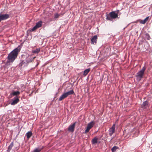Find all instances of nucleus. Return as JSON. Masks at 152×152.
<instances>
[{
    "mask_svg": "<svg viewBox=\"0 0 152 152\" xmlns=\"http://www.w3.org/2000/svg\"><path fill=\"white\" fill-rule=\"evenodd\" d=\"M20 46L14 49L11 51L8 55L7 60L5 65L2 67V69L4 68L5 71L4 72L6 73L8 71V66L12 64L17 57L18 53L20 51Z\"/></svg>",
    "mask_w": 152,
    "mask_h": 152,
    "instance_id": "f257e3e1",
    "label": "nucleus"
},
{
    "mask_svg": "<svg viewBox=\"0 0 152 152\" xmlns=\"http://www.w3.org/2000/svg\"><path fill=\"white\" fill-rule=\"evenodd\" d=\"M146 69V67L144 66L142 69L139 71L137 73L136 76L137 77V80L139 81L142 78H143L144 74L145 71Z\"/></svg>",
    "mask_w": 152,
    "mask_h": 152,
    "instance_id": "f03ea898",
    "label": "nucleus"
},
{
    "mask_svg": "<svg viewBox=\"0 0 152 152\" xmlns=\"http://www.w3.org/2000/svg\"><path fill=\"white\" fill-rule=\"evenodd\" d=\"M95 122L93 121H91L90 123H89L88 124L86 129L85 130L84 133H86L88 132H89L90 129H91L93 126Z\"/></svg>",
    "mask_w": 152,
    "mask_h": 152,
    "instance_id": "7ed1b4c3",
    "label": "nucleus"
},
{
    "mask_svg": "<svg viewBox=\"0 0 152 152\" xmlns=\"http://www.w3.org/2000/svg\"><path fill=\"white\" fill-rule=\"evenodd\" d=\"M10 17V15L7 14H2L0 13V22L2 20H6Z\"/></svg>",
    "mask_w": 152,
    "mask_h": 152,
    "instance_id": "20e7f679",
    "label": "nucleus"
},
{
    "mask_svg": "<svg viewBox=\"0 0 152 152\" xmlns=\"http://www.w3.org/2000/svg\"><path fill=\"white\" fill-rule=\"evenodd\" d=\"M115 125L114 124L112 127L109 129L108 132H109V134L110 136H111L115 132Z\"/></svg>",
    "mask_w": 152,
    "mask_h": 152,
    "instance_id": "39448f33",
    "label": "nucleus"
},
{
    "mask_svg": "<svg viewBox=\"0 0 152 152\" xmlns=\"http://www.w3.org/2000/svg\"><path fill=\"white\" fill-rule=\"evenodd\" d=\"M75 124L76 122H75L69 125L68 128V131L71 132H73L74 131Z\"/></svg>",
    "mask_w": 152,
    "mask_h": 152,
    "instance_id": "423d86ee",
    "label": "nucleus"
},
{
    "mask_svg": "<svg viewBox=\"0 0 152 152\" xmlns=\"http://www.w3.org/2000/svg\"><path fill=\"white\" fill-rule=\"evenodd\" d=\"M19 101V98L18 97H15L12 99L11 104L12 105H15L18 103Z\"/></svg>",
    "mask_w": 152,
    "mask_h": 152,
    "instance_id": "0eeeda50",
    "label": "nucleus"
},
{
    "mask_svg": "<svg viewBox=\"0 0 152 152\" xmlns=\"http://www.w3.org/2000/svg\"><path fill=\"white\" fill-rule=\"evenodd\" d=\"M97 39V35H94L91 39V43L92 44H96Z\"/></svg>",
    "mask_w": 152,
    "mask_h": 152,
    "instance_id": "6e6552de",
    "label": "nucleus"
},
{
    "mask_svg": "<svg viewBox=\"0 0 152 152\" xmlns=\"http://www.w3.org/2000/svg\"><path fill=\"white\" fill-rule=\"evenodd\" d=\"M35 57H32L31 56H28L26 57V61L27 63H28L32 62L34 59Z\"/></svg>",
    "mask_w": 152,
    "mask_h": 152,
    "instance_id": "1a4fd4ad",
    "label": "nucleus"
},
{
    "mask_svg": "<svg viewBox=\"0 0 152 152\" xmlns=\"http://www.w3.org/2000/svg\"><path fill=\"white\" fill-rule=\"evenodd\" d=\"M110 14L111 15V17L113 19H115L118 17V13H115V12L113 11L110 13Z\"/></svg>",
    "mask_w": 152,
    "mask_h": 152,
    "instance_id": "9d476101",
    "label": "nucleus"
},
{
    "mask_svg": "<svg viewBox=\"0 0 152 152\" xmlns=\"http://www.w3.org/2000/svg\"><path fill=\"white\" fill-rule=\"evenodd\" d=\"M74 93H75L73 90H72L65 93H64V94L66 97H67L68 96L73 94H74Z\"/></svg>",
    "mask_w": 152,
    "mask_h": 152,
    "instance_id": "9b49d317",
    "label": "nucleus"
},
{
    "mask_svg": "<svg viewBox=\"0 0 152 152\" xmlns=\"http://www.w3.org/2000/svg\"><path fill=\"white\" fill-rule=\"evenodd\" d=\"M142 107L144 108H146L148 106V103L147 101L144 102L141 105Z\"/></svg>",
    "mask_w": 152,
    "mask_h": 152,
    "instance_id": "f8f14e48",
    "label": "nucleus"
},
{
    "mask_svg": "<svg viewBox=\"0 0 152 152\" xmlns=\"http://www.w3.org/2000/svg\"><path fill=\"white\" fill-rule=\"evenodd\" d=\"M32 135V133L31 131L28 132L26 134V136L28 140L29 139V138Z\"/></svg>",
    "mask_w": 152,
    "mask_h": 152,
    "instance_id": "ddd939ff",
    "label": "nucleus"
},
{
    "mask_svg": "<svg viewBox=\"0 0 152 152\" xmlns=\"http://www.w3.org/2000/svg\"><path fill=\"white\" fill-rule=\"evenodd\" d=\"M14 145L13 142H12L11 143L10 145L8 146V148L7 151V152H10L12 149Z\"/></svg>",
    "mask_w": 152,
    "mask_h": 152,
    "instance_id": "4468645a",
    "label": "nucleus"
},
{
    "mask_svg": "<svg viewBox=\"0 0 152 152\" xmlns=\"http://www.w3.org/2000/svg\"><path fill=\"white\" fill-rule=\"evenodd\" d=\"M20 94V92L18 91H12L11 95L13 96H17Z\"/></svg>",
    "mask_w": 152,
    "mask_h": 152,
    "instance_id": "2eb2a0df",
    "label": "nucleus"
},
{
    "mask_svg": "<svg viewBox=\"0 0 152 152\" xmlns=\"http://www.w3.org/2000/svg\"><path fill=\"white\" fill-rule=\"evenodd\" d=\"M98 140V139L96 137H94L91 141V142L92 144H95L97 143V140Z\"/></svg>",
    "mask_w": 152,
    "mask_h": 152,
    "instance_id": "dca6fc26",
    "label": "nucleus"
},
{
    "mask_svg": "<svg viewBox=\"0 0 152 152\" xmlns=\"http://www.w3.org/2000/svg\"><path fill=\"white\" fill-rule=\"evenodd\" d=\"M149 18V16L147 17L144 20H141L140 21V23H141L144 24L148 20Z\"/></svg>",
    "mask_w": 152,
    "mask_h": 152,
    "instance_id": "f3484780",
    "label": "nucleus"
},
{
    "mask_svg": "<svg viewBox=\"0 0 152 152\" xmlns=\"http://www.w3.org/2000/svg\"><path fill=\"white\" fill-rule=\"evenodd\" d=\"M106 19L107 20L112 21L113 18L111 17V15L109 13V14H107L106 15Z\"/></svg>",
    "mask_w": 152,
    "mask_h": 152,
    "instance_id": "a211bd4d",
    "label": "nucleus"
},
{
    "mask_svg": "<svg viewBox=\"0 0 152 152\" xmlns=\"http://www.w3.org/2000/svg\"><path fill=\"white\" fill-rule=\"evenodd\" d=\"M42 21H39L36 23V26L38 28H39L42 26Z\"/></svg>",
    "mask_w": 152,
    "mask_h": 152,
    "instance_id": "6ab92c4d",
    "label": "nucleus"
},
{
    "mask_svg": "<svg viewBox=\"0 0 152 152\" xmlns=\"http://www.w3.org/2000/svg\"><path fill=\"white\" fill-rule=\"evenodd\" d=\"M90 71V69L88 68L85 70L83 72V75L86 76V75Z\"/></svg>",
    "mask_w": 152,
    "mask_h": 152,
    "instance_id": "aec40b11",
    "label": "nucleus"
},
{
    "mask_svg": "<svg viewBox=\"0 0 152 152\" xmlns=\"http://www.w3.org/2000/svg\"><path fill=\"white\" fill-rule=\"evenodd\" d=\"M40 50V49L39 48H36L35 50H32V52L34 53H39Z\"/></svg>",
    "mask_w": 152,
    "mask_h": 152,
    "instance_id": "412c9836",
    "label": "nucleus"
},
{
    "mask_svg": "<svg viewBox=\"0 0 152 152\" xmlns=\"http://www.w3.org/2000/svg\"><path fill=\"white\" fill-rule=\"evenodd\" d=\"M66 96L64 94V93L60 97V98L58 99V101H61L65 98H66Z\"/></svg>",
    "mask_w": 152,
    "mask_h": 152,
    "instance_id": "4be33fe9",
    "label": "nucleus"
},
{
    "mask_svg": "<svg viewBox=\"0 0 152 152\" xmlns=\"http://www.w3.org/2000/svg\"><path fill=\"white\" fill-rule=\"evenodd\" d=\"M43 147H42L41 148H36L34 150L31 152H40L41 150L43 148Z\"/></svg>",
    "mask_w": 152,
    "mask_h": 152,
    "instance_id": "5701e85b",
    "label": "nucleus"
},
{
    "mask_svg": "<svg viewBox=\"0 0 152 152\" xmlns=\"http://www.w3.org/2000/svg\"><path fill=\"white\" fill-rule=\"evenodd\" d=\"M118 148V147L116 146L113 147L111 149L112 152H114L116 151V150Z\"/></svg>",
    "mask_w": 152,
    "mask_h": 152,
    "instance_id": "b1692460",
    "label": "nucleus"
},
{
    "mask_svg": "<svg viewBox=\"0 0 152 152\" xmlns=\"http://www.w3.org/2000/svg\"><path fill=\"white\" fill-rule=\"evenodd\" d=\"M20 63L19 64V66L21 67L23 64H25V62H24V61L23 60H20Z\"/></svg>",
    "mask_w": 152,
    "mask_h": 152,
    "instance_id": "393cba45",
    "label": "nucleus"
},
{
    "mask_svg": "<svg viewBox=\"0 0 152 152\" xmlns=\"http://www.w3.org/2000/svg\"><path fill=\"white\" fill-rule=\"evenodd\" d=\"M146 37L148 40H150L151 38L150 37L149 34L146 33L145 34Z\"/></svg>",
    "mask_w": 152,
    "mask_h": 152,
    "instance_id": "a878e982",
    "label": "nucleus"
},
{
    "mask_svg": "<svg viewBox=\"0 0 152 152\" xmlns=\"http://www.w3.org/2000/svg\"><path fill=\"white\" fill-rule=\"evenodd\" d=\"M38 28L35 26L30 30V31H33Z\"/></svg>",
    "mask_w": 152,
    "mask_h": 152,
    "instance_id": "bb28decb",
    "label": "nucleus"
},
{
    "mask_svg": "<svg viewBox=\"0 0 152 152\" xmlns=\"http://www.w3.org/2000/svg\"><path fill=\"white\" fill-rule=\"evenodd\" d=\"M59 15L58 14H56L55 15L54 18H57L59 17Z\"/></svg>",
    "mask_w": 152,
    "mask_h": 152,
    "instance_id": "cd10ccee",
    "label": "nucleus"
}]
</instances>
